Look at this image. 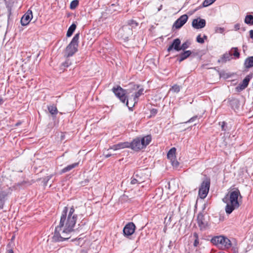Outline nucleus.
<instances>
[{
  "mask_svg": "<svg viewBox=\"0 0 253 253\" xmlns=\"http://www.w3.org/2000/svg\"><path fill=\"white\" fill-rule=\"evenodd\" d=\"M245 23L248 25H253V16L247 15L245 18Z\"/></svg>",
  "mask_w": 253,
  "mask_h": 253,
  "instance_id": "nucleus-22",
  "label": "nucleus"
},
{
  "mask_svg": "<svg viewBox=\"0 0 253 253\" xmlns=\"http://www.w3.org/2000/svg\"><path fill=\"white\" fill-rule=\"evenodd\" d=\"M197 42L200 43H203L204 42V40L201 37L200 35H199L197 37Z\"/></svg>",
  "mask_w": 253,
  "mask_h": 253,
  "instance_id": "nucleus-35",
  "label": "nucleus"
},
{
  "mask_svg": "<svg viewBox=\"0 0 253 253\" xmlns=\"http://www.w3.org/2000/svg\"><path fill=\"white\" fill-rule=\"evenodd\" d=\"M216 0H205L203 2V6L207 7L213 3Z\"/></svg>",
  "mask_w": 253,
  "mask_h": 253,
  "instance_id": "nucleus-29",
  "label": "nucleus"
},
{
  "mask_svg": "<svg viewBox=\"0 0 253 253\" xmlns=\"http://www.w3.org/2000/svg\"><path fill=\"white\" fill-rule=\"evenodd\" d=\"M79 4V1L78 0H74L71 1L70 5V8L71 9H75L77 6Z\"/></svg>",
  "mask_w": 253,
  "mask_h": 253,
  "instance_id": "nucleus-27",
  "label": "nucleus"
},
{
  "mask_svg": "<svg viewBox=\"0 0 253 253\" xmlns=\"http://www.w3.org/2000/svg\"><path fill=\"white\" fill-rule=\"evenodd\" d=\"M204 39H207V36H206V35H204Z\"/></svg>",
  "mask_w": 253,
  "mask_h": 253,
  "instance_id": "nucleus-50",
  "label": "nucleus"
},
{
  "mask_svg": "<svg viewBox=\"0 0 253 253\" xmlns=\"http://www.w3.org/2000/svg\"><path fill=\"white\" fill-rule=\"evenodd\" d=\"M188 16L186 14L181 16L173 24V27L176 29H179L187 22Z\"/></svg>",
  "mask_w": 253,
  "mask_h": 253,
  "instance_id": "nucleus-15",
  "label": "nucleus"
},
{
  "mask_svg": "<svg viewBox=\"0 0 253 253\" xmlns=\"http://www.w3.org/2000/svg\"><path fill=\"white\" fill-rule=\"evenodd\" d=\"M191 53L192 52L190 50H186L181 53L179 56V61L180 62L185 60L188 58L191 54Z\"/></svg>",
  "mask_w": 253,
  "mask_h": 253,
  "instance_id": "nucleus-18",
  "label": "nucleus"
},
{
  "mask_svg": "<svg viewBox=\"0 0 253 253\" xmlns=\"http://www.w3.org/2000/svg\"><path fill=\"white\" fill-rule=\"evenodd\" d=\"M127 25H128L130 28V27L131 28H135L138 26V23L136 21L131 20L128 22V24Z\"/></svg>",
  "mask_w": 253,
  "mask_h": 253,
  "instance_id": "nucleus-28",
  "label": "nucleus"
},
{
  "mask_svg": "<svg viewBox=\"0 0 253 253\" xmlns=\"http://www.w3.org/2000/svg\"><path fill=\"white\" fill-rule=\"evenodd\" d=\"M151 114L155 115L157 113V110L156 109H153L151 111Z\"/></svg>",
  "mask_w": 253,
  "mask_h": 253,
  "instance_id": "nucleus-40",
  "label": "nucleus"
},
{
  "mask_svg": "<svg viewBox=\"0 0 253 253\" xmlns=\"http://www.w3.org/2000/svg\"><path fill=\"white\" fill-rule=\"evenodd\" d=\"M33 17L32 12L28 10L22 17L21 19V23L22 26L27 25Z\"/></svg>",
  "mask_w": 253,
  "mask_h": 253,
  "instance_id": "nucleus-12",
  "label": "nucleus"
},
{
  "mask_svg": "<svg viewBox=\"0 0 253 253\" xmlns=\"http://www.w3.org/2000/svg\"><path fill=\"white\" fill-rule=\"evenodd\" d=\"M132 90L129 89L131 95L129 94L128 98L126 100V105L130 108L133 107L135 103L137 102L138 97L141 95L143 93V88H141L139 89L137 91H136L138 89L139 86L137 85H132Z\"/></svg>",
  "mask_w": 253,
  "mask_h": 253,
  "instance_id": "nucleus-3",
  "label": "nucleus"
},
{
  "mask_svg": "<svg viewBox=\"0 0 253 253\" xmlns=\"http://www.w3.org/2000/svg\"><path fill=\"white\" fill-rule=\"evenodd\" d=\"M132 34L131 28L128 25H124L119 30L118 37L124 41H127Z\"/></svg>",
  "mask_w": 253,
  "mask_h": 253,
  "instance_id": "nucleus-8",
  "label": "nucleus"
},
{
  "mask_svg": "<svg viewBox=\"0 0 253 253\" xmlns=\"http://www.w3.org/2000/svg\"><path fill=\"white\" fill-rule=\"evenodd\" d=\"M3 102V100L2 98H0V105L2 104Z\"/></svg>",
  "mask_w": 253,
  "mask_h": 253,
  "instance_id": "nucleus-47",
  "label": "nucleus"
},
{
  "mask_svg": "<svg viewBox=\"0 0 253 253\" xmlns=\"http://www.w3.org/2000/svg\"><path fill=\"white\" fill-rule=\"evenodd\" d=\"M75 210L71 207L68 213V208L65 207L60 218L59 225L55 229L52 239L54 242H62L69 239L74 231L77 216L74 214Z\"/></svg>",
  "mask_w": 253,
  "mask_h": 253,
  "instance_id": "nucleus-1",
  "label": "nucleus"
},
{
  "mask_svg": "<svg viewBox=\"0 0 253 253\" xmlns=\"http://www.w3.org/2000/svg\"><path fill=\"white\" fill-rule=\"evenodd\" d=\"M129 143L128 142H120L111 146L107 151H119L126 148H129Z\"/></svg>",
  "mask_w": 253,
  "mask_h": 253,
  "instance_id": "nucleus-16",
  "label": "nucleus"
},
{
  "mask_svg": "<svg viewBox=\"0 0 253 253\" xmlns=\"http://www.w3.org/2000/svg\"><path fill=\"white\" fill-rule=\"evenodd\" d=\"M48 110L50 113L52 115H55L57 113V109L54 105H51L48 107Z\"/></svg>",
  "mask_w": 253,
  "mask_h": 253,
  "instance_id": "nucleus-25",
  "label": "nucleus"
},
{
  "mask_svg": "<svg viewBox=\"0 0 253 253\" xmlns=\"http://www.w3.org/2000/svg\"><path fill=\"white\" fill-rule=\"evenodd\" d=\"M241 196L240 192L238 189L231 190L223 198L222 201L226 204L225 211L227 214H230L235 209L239 207L238 199Z\"/></svg>",
  "mask_w": 253,
  "mask_h": 253,
  "instance_id": "nucleus-2",
  "label": "nucleus"
},
{
  "mask_svg": "<svg viewBox=\"0 0 253 253\" xmlns=\"http://www.w3.org/2000/svg\"><path fill=\"white\" fill-rule=\"evenodd\" d=\"M198 244H199V240H198V239H195L194 243V246L195 247H196V246H197Z\"/></svg>",
  "mask_w": 253,
  "mask_h": 253,
  "instance_id": "nucleus-42",
  "label": "nucleus"
},
{
  "mask_svg": "<svg viewBox=\"0 0 253 253\" xmlns=\"http://www.w3.org/2000/svg\"><path fill=\"white\" fill-rule=\"evenodd\" d=\"M230 54L229 53H225L224 54L222 57L221 58L220 60H219L218 61L220 62V61H221L222 62H226L227 61H229L230 60Z\"/></svg>",
  "mask_w": 253,
  "mask_h": 253,
  "instance_id": "nucleus-24",
  "label": "nucleus"
},
{
  "mask_svg": "<svg viewBox=\"0 0 253 253\" xmlns=\"http://www.w3.org/2000/svg\"><path fill=\"white\" fill-rule=\"evenodd\" d=\"M190 43L188 42H186L182 43V44L180 46V50H184L185 49L188 48Z\"/></svg>",
  "mask_w": 253,
  "mask_h": 253,
  "instance_id": "nucleus-31",
  "label": "nucleus"
},
{
  "mask_svg": "<svg viewBox=\"0 0 253 253\" xmlns=\"http://www.w3.org/2000/svg\"><path fill=\"white\" fill-rule=\"evenodd\" d=\"M7 253H13V252L12 250H9L7 251Z\"/></svg>",
  "mask_w": 253,
  "mask_h": 253,
  "instance_id": "nucleus-48",
  "label": "nucleus"
},
{
  "mask_svg": "<svg viewBox=\"0 0 253 253\" xmlns=\"http://www.w3.org/2000/svg\"><path fill=\"white\" fill-rule=\"evenodd\" d=\"M76 28V25L75 24H72L69 28L66 36L68 37H70L73 34V32Z\"/></svg>",
  "mask_w": 253,
  "mask_h": 253,
  "instance_id": "nucleus-21",
  "label": "nucleus"
},
{
  "mask_svg": "<svg viewBox=\"0 0 253 253\" xmlns=\"http://www.w3.org/2000/svg\"><path fill=\"white\" fill-rule=\"evenodd\" d=\"M151 140V137L150 135H147L141 139L136 138L129 143V148L133 150L138 151L145 148L150 143Z\"/></svg>",
  "mask_w": 253,
  "mask_h": 253,
  "instance_id": "nucleus-4",
  "label": "nucleus"
},
{
  "mask_svg": "<svg viewBox=\"0 0 253 253\" xmlns=\"http://www.w3.org/2000/svg\"><path fill=\"white\" fill-rule=\"evenodd\" d=\"M79 39V34H76L69 44L66 48V54L68 56H72L77 51L78 46V41Z\"/></svg>",
  "mask_w": 253,
  "mask_h": 253,
  "instance_id": "nucleus-7",
  "label": "nucleus"
},
{
  "mask_svg": "<svg viewBox=\"0 0 253 253\" xmlns=\"http://www.w3.org/2000/svg\"><path fill=\"white\" fill-rule=\"evenodd\" d=\"M162 8V5H161L158 8V11L161 10Z\"/></svg>",
  "mask_w": 253,
  "mask_h": 253,
  "instance_id": "nucleus-49",
  "label": "nucleus"
},
{
  "mask_svg": "<svg viewBox=\"0 0 253 253\" xmlns=\"http://www.w3.org/2000/svg\"><path fill=\"white\" fill-rule=\"evenodd\" d=\"M234 101L235 102V103H238V100H234Z\"/></svg>",
  "mask_w": 253,
  "mask_h": 253,
  "instance_id": "nucleus-51",
  "label": "nucleus"
},
{
  "mask_svg": "<svg viewBox=\"0 0 253 253\" xmlns=\"http://www.w3.org/2000/svg\"><path fill=\"white\" fill-rule=\"evenodd\" d=\"M175 153L176 148L173 147L168 152L167 154V157L169 160H170L171 165L174 167H177L179 165V163L176 160Z\"/></svg>",
  "mask_w": 253,
  "mask_h": 253,
  "instance_id": "nucleus-10",
  "label": "nucleus"
},
{
  "mask_svg": "<svg viewBox=\"0 0 253 253\" xmlns=\"http://www.w3.org/2000/svg\"><path fill=\"white\" fill-rule=\"evenodd\" d=\"M6 194L3 191H0V204H1L2 200L6 196Z\"/></svg>",
  "mask_w": 253,
  "mask_h": 253,
  "instance_id": "nucleus-33",
  "label": "nucleus"
},
{
  "mask_svg": "<svg viewBox=\"0 0 253 253\" xmlns=\"http://www.w3.org/2000/svg\"><path fill=\"white\" fill-rule=\"evenodd\" d=\"M222 126H221L222 130H224V126L225 123L224 122H222Z\"/></svg>",
  "mask_w": 253,
  "mask_h": 253,
  "instance_id": "nucleus-44",
  "label": "nucleus"
},
{
  "mask_svg": "<svg viewBox=\"0 0 253 253\" xmlns=\"http://www.w3.org/2000/svg\"><path fill=\"white\" fill-rule=\"evenodd\" d=\"M224 31V29L221 27H215V32L216 33H220L222 34Z\"/></svg>",
  "mask_w": 253,
  "mask_h": 253,
  "instance_id": "nucleus-32",
  "label": "nucleus"
},
{
  "mask_svg": "<svg viewBox=\"0 0 253 253\" xmlns=\"http://www.w3.org/2000/svg\"><path fill=\"white\" fill-rule=\"evenodd\" d=\"M197 118L198 117L197 116H194L189 119L188 121L186 122L185 123L193 122L197 119Z\"/></svg>",
  "mask_w": 253,
  "mask_h": 253,
  "instance_id": "nucleus-38",
  "label": "nucleus"
},
{
  "mask_svg": "<svg viewBox=\"0 0 253 253\" xmlns=\"http://www.w3.org/2000/svg\"><path fill=\"white\" fill-rule=\"evenodd\" d=\"M137 177H138V175L136 174L134 177L131 180L130 183L131 184H135L136 183L140 184L143 182L142 180H138V179L137 178Z\"/></svg>",
  "mask_w": 253,
  "mask_h": 253,
  "instance_id": "nucleus-26",
  "label": "nucleus"
},
{
  "mask_svg": "<svg viewBox=\"0 0 253 253\" xmlns=\"http://www.w3.org/2000/svg\"><path fill=\"white\" fill-rule=\"evenodd\" d=\"M180 90V86L177 84L174 85L170 88V90L175 93H178V92H179Z\"/></svg>",
  "mask_w": 253,
  "mask_h": 253,
  "instance_id": "nucleus-30",
  "label": "nucleus"
},
{
  "mask_svg": "<svg viewBox=\"0 0 253 253\" xmlns=\"http://www.w3.org/2000/svg\"><path fill=\"white\" fill-rule=\"evenodd\" d=\"M193 236L195 238V239H198V235L197 233H196V232L194 233Z\"/></svg>",
  "mask_w": 253,
  "mask_h": 253,
  "instance_id": "nucleus-43",
  "label": "nucleus"
},
{
  "mask_svg": "<svg viewBox=\"0 0 253 253\" xmlns=\"http://www.w3.org/2000/svg\"><path fill=\"white\" fill-rule=\"evenodd\" d=\"M234 52L233 53V55L234 56L237 57V58L239 57L240 53L238 51V48L237 47L234 48Z\"/></svg>",
  "mask_w": 253,
  "mask_h": 253,
  "instance_id": "nucleus-36",
  "label": "nucleus"
},
{
  "mask_svg": "<svg viewBox=\"0 0 253 253\" xmlns=\"http://www.w3.org/2000/svg\"><path fill=\"white\" fill-rule=\"evenodd\" d=\"M234 28L236 30H239L240 28V25L239 24H236L234 25Z\"/></svg>",
  "mask_w": 253,
  "mask_h": 253,
  "instance_id": "nucleus-41",
  "label": "nucleus"
},
{
  "mask_svg": "<svg viewBox=\"0 0 253 253\" xmlns=\"http://www.w3.org/2000/svg\"><path fill=\"white\" fill-rule=\"evenodd\" d=\"M197 222L201 230L205 229L208 225V221L205 219L204 215L201 213L198 214Z\"/></svg>",
  "mask_w": 253,
  "mask_h": 253,
  "instance_id": "nucleus-14",
  "label": "nucleus"
},
{
  "mask_svg": "<svg viewBox=\"0 0 253 253\" xmlns=\"http://www.w3.org/2000/svg\"><path fill=\"white\" fill-rule=\"evenodd\" d=\"M112 90L115 95L120 99L121 102L126 104V100L128 98L129 94H130L131 92L129 91V89L125 90L121 86H117V87H114Z\"/></svg>",
  "mask_w": 253,
  "mask_h": 253,
  "instance_id": "nucleus-5",
  "label": "nucleus"
},
{
  "mask_svg": "<svg viewBox=\"0 0 253 253\" xmlns=\"http://www.w3.org/2000/svg\"><path fill=\"white\" fill-rule=\"evenodd\" d=\"M245 88H243V85L240 84H239V85L236 87L235 89L237 92H240L241 91L244 90Z\"/></svg>",
  "mask_w": 253,
  "mask_h": 253,
  "instance_id": "nucleus-34",
  "label": "nucleus"
},
{
  "mask_svg": "<svg viewBox=\"0 0 253 253\" xmlns=\"http://www.w3.org/2000/svg\"><path fill=\"white\" fill-rule=\"evenodd\" d=\"M51 177H52V175H50L49 176H47L46 178L47 179V180H48L51 178Z\"/></svg>",
  "mask_w": 253,
  "mask_h": 253,
  "instance_id": "nucleus-46",
  "label": "nucleus"
},
{
  "mask_svg": "<svg viewBox=\"0 0 253 253\" xmlns=\"http://www.w3.org/2000/svg\"><path fill=\"white\" fill-rule=\"evenodd\" d=\"M137 179H138V180H142L141 179L140 177H139V176H138V177H137Z\"/></svg>",
  "mask_w": 253,
  "mask_h": 253,
  "instance_id": "nucleus-52",
  "label": "nucleus"
},
{
  "mask_svg": "<svg viewBox=\"0 0 253 253\" xmlns=\"http://www.w3.org/2000/svg\"><path fill=\"white\" fill-rule=\"evenodd\" d=\"M251 79V77L248 75L243 80L242 83H241L243 85V88H246L247 87Z\"/></svg>",
  "mask_w": 253,
  "mask_h": 253,
  "instance_id": "nucleus-23",
  "label": "nucleus"
},
{
  "mask_svg": "<svg viewBox=\"0 0 253 253\" xmlns=\"http://www.w3.org/2000/svg\"><path fill=\"white\" fill-rule=\"evenodd\" d=\"M112 155V154H107L105 155V157L106 158H108L109 157H110Z\"/></svg>",
  "mask_w": 253,
  "mask_h": 253,
  "instance_id": "nucleus-45",
  "label": "nucleus"
},
{
  "mask_svg": "<svg viewBox=\"0 0 253 253\" xmlns=\"http://www.w3.org/2000/svg\"><path fill=\"white\" fill-rule=\"evenodd\" d=\"M78 241L79 242L78 245L82 246L84 240L83 239L79 238Z\"/></svg>",
  "mask_w": 253,
  "mask_h": 253,
  "instance_id": "nucleus-39",
  "label": "nucleus"
},
{
  "mask_svg": "<svg viewBox=\"0 0 253 253\" xmlns=\"http://www.w3.org/2000/svg\"><path fill=\"white\" fill-rule=\"evenodd\" d=\"M135 226L132 222L127 223L124 228L123 233L125 236L131 235L135 231Z\"/></svg>",
  "mask_w": 253,
  "mask_h": 253,
  "instance_id": "nucleus-11",
  "label": "nucleus"
},
{
  "mask_svg": "<svg viewBox=\"0 0 253 253\" xmlns=\"http://www.w3.org/2000/svg\"><path fill=\"white\" fill-rule=\"evenodd\" d=\"M192 26L195 29H201L205 27L206 20L200 17L193 20Z\"/></svg>",
  "mask_w": 253,
  "mask_h": 253,
  "instance_id": "nucleus-13",
  "label": "nucleus"
},
{
  "mask_svg": "<svg viewBox=\"0 0 253 253\" xmlns=\"http://www.w3.org/2000/svg\"><path fill=\"white\" fill-rule=\"evenodd\" d=\"M244 66L246 68L253 67V56H250L245 60Z\"/></svg>",
  "mask_w": 253,
  "mask_h": 253,
  "instance_id": "nucleus-19",
  "label": "nucleus"
},
{
  "mask_svg": "<svg viewBox=\"0 0 253 253\" xmlns=\"http://www.w3.org/2000/svg\"><path fill=\"white\" fill-rule=\"evenodd\" d=\"M71 64L69 60H66V61L62 63V65L64 67H68Z\"/></svg>",
  "mask_w": 253,
  "mask_h": 253,
  "instance_id": "nucleus-37",
  "label": "nucleus"
},
{
  "mask_svg": "<svg viewBox=\"0 0 253 253\" xmlns=\"http://www.w3.org/2000/svg\"><path fill=\"white\" fill-rule=\"evenodd\" d=\"M78 165H79L78 163H75L72 164L71 165H68L66 167L63 169L61 170V172H62V173H65L67 171H69L71 170V169H73L76 167L77 166H78Z\"/></svg>",
  "mask_w": 253,
  "mask_h": 253,
  "instance_id": "nucleus-20",
  "label": "nucleus"
},
{
  "mask_svg": "<svg viewBox=\"0 0 253 253\" xmlns=\"http://www.w3.org/2000/svg\"><path fill=\"white\" fill-rule=\"evenodd\" d=\"M211 242L215 245L220 248H225L228 249L231 246V243L230 240L227 238L219 236L212 238Z\"/></svg>",
  "mask_w": 253,
  "mask_h": 253,
  "instance_id": "nucleus-6",
  "label": "nucleus"
},
{
  "mask_svg": "<svg viewBox=\"0 0 253 253\" xmlns=\"http://www.w3.org/2000/svg\"><path fill=\"white\" fill-rule=\"evenodd\" d=\"M210 186V182L207 180L201 184L199 190V195L201 199H204L207 195Z\"/></svg>",
  "mask_w": 253,
  "mask_h": 253,
  "instance_id": "nucleus-9",
  "label": "nucleus"
},
{
  "mask_svg": "<svg viewBox=\"0 0 253 253\" xmlns=\"http://www.w3.org/2000/svg\"><path fill=\"white\" fill-rule=\"evenodd\" d=\"M180 43L181 42L179 39H176L173 40L172 43L169 46L168 48V51L169 52L172 49H174L176 51L180 50Z\"/></svg>",
  "mask_w": 253,
  "mask_h": 253,
  "instance_id": "nucleus-17",
  "label": "nucleus"
}]
</instances>
